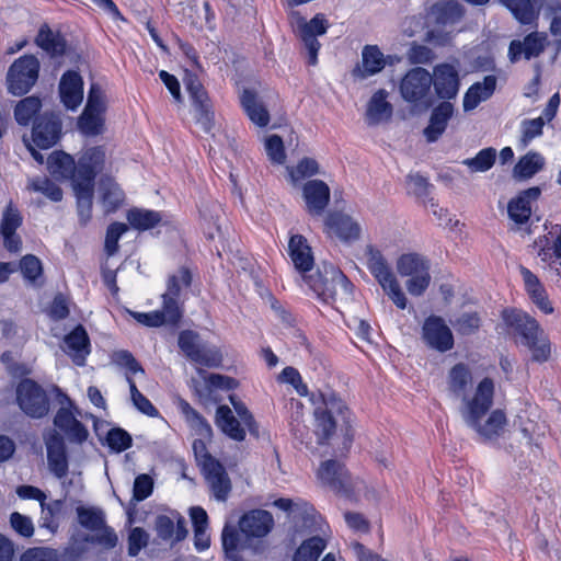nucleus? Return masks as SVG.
<instances>
[{"instance_id": "nucleus-33", "label": "nucleus", "mask_w": 561, "mask_h": 561, "mask_svg": "<svg viewBox=\"0 0 561 561\" xmlns=\"http://www.w3.org/2000/svg\"><path fill=\"white\" fill-rule=\"evenodd\" d=\"M274 505L284 512H288L296 526L301 523L302 526L307 527L313 522L314 510L305 501L294 502L289 499L280 497L274 502Z\"/></svg>"}, {"instance_id": "nucleus-13", "label": "nucleus", "mask_w": 561, "mask_h": 561, "mask_svg": "<svg viewBox=\"0 0 561 561\" xmlns=\"http://www.w3.org/2000/svg\"><path fill=\"white\" fill-rule=\"evenodd\" d=\"M318 479L333 491L348 496L354 484L345 467L336 460H327L318 469Z\"/></svg>"}, {"instance_id": "nucleus-64", "label": "nucleus", "mask_w": 561, "mask_h": 561, "mask_svg": "<svg viewBox=\"0 0 561 561\" xmlns=\"http://www.w3.org/2000/svg\"><path fill=\"white\" fill-rule=\"evenodd\" d=\"M434 12L442 22L455 21L462 15V8L456 1H444L434 5Z\"/></svg>"}, {"instance_id": "nucleus-22", "label": "nucleus", "mask_w": 561, "mask_h": 561, "mask_svg": "<svg viewBox=\"0 0 561 561\" xmlns=\"http://www.w3.org/2000/svg\"><path fill=\"white\" fill-rule=\"evenodd\" d=\"M59 94L62 104L75 111L83 100V80L81 76L73 70L65 72L59 82Z\"/></svg>"}, {"instance_id": "nucleus-8", "label": "nucleus", "mask_w": 561, "mask_h": 561, "mask_svg": "<svg viewBox=\"0 0 561 561\" xmlns=\"http://www.w3.org/2000/svg\"><path fill=\"white\" fill-rule=\"evenodd\" d=\"M295 27L299 38L305 44L308 50V64L311 66L318 62V51L321 44L317 39V36H321L327 33L329 28V22L323 14H316L309 22L305 20L299 13L295 12Z\"/></svg>"}, {"instance_id": "nucleus-49", "label": "nucleus", "mask_w": 561, "mask_h": 561, "mask_svg": "<svg viewBox=\"0 0 561 561\" xmlns=\"http://www.w3.org/2000/svg\"><path fill=\"white\" fill-rule=\"evenodd\" d=\"M496 159V150L494 148H484L480 150L476 157L468 158L462 161L471 172H486L490 170Z\"/></svg>"}, {"instance_id": "nucleus-10", "label": "nucleus", "mask_w": 561, "mask_h": 561, "mask_svg": "<svg viewBox=\"0 0 561 561\" xmlns=\"http://www.w3.org/2000/svg\"><path fill=\"white\" fill-rule=\"evenodd\" d=\"M432 82V75L426 69L412 68L400 81V94L409 103H420L428 95Z\"/></svg>"}, {"instance_id": "nucleus-62", "label": "nucleus", "mask_w": 561, "mask_h": 561, "mask_svg": "<svg viewBox=\"0 0 561 561\" xmlns=\"http://www.w3.org/2000/svg\"><path fill=\"white\" fill-rule=\"evenodd\" d=\"M202 345L198 333L192 330L182 331L179 335V347L191 360Z\"/></svg>"}, {"instance_id": "nucleus-29", "label": "nucleus", "mask_w": 561, "mask_h": 561, "mask_svg": "<svg viewBox=\"0 0 561 561\" xmlns=\"http://www.w3.org/2000/svg\"><path fill=\"white\" fill-rule=\"evenodd\" d=\"M453 114L454 106L449 102H442L433 110L430 124L424 129V136L428 142L436 141L443 135Z\"/></svg>"}, {"instance_id": "nucleus-45", "label": "nucleus", "mask_w": 561, "mask_h": 561, "mask_svg": "<svg viewBox=\"0 0 561 561\" xmlns=\"http://www.w3.org/2000/svg\"><path fill=\"white\" fill-rule=\"evenodd\" d=\"M545 165L543 157L538 152H528L519 159L514 168V175L519 179H529Z\"/></svg>"}, {"instance_id": "nucleus-11", "label": "nucleus", "mask_w": 561, "mask_h": 561, "mask_svg": "<svg viewBox=\"0 0 561 561\" xmlns=\"http://www.w3.org/2000/svg\"><path fill=\"white\" fill-rule=\"evenodd\" d=\"M422 340L432 350L440 353L454 347V335L445 320L438 316H430L422 325Z\"/></svg>"}, {"instance_id": "nucleus-38", "label": "nucleus", "mask_w": 561, "mask_h": 561, "mask_svg": "<svg viewBox=\"0 0 561 561\" xmlns=\"http://www.w3.org/2000/svg\"><path fill=\"white\" fill-rule=\"evenodd\" d=\"M216 425L230 438L242 442L245 438V430L239 420L234 417L228 405H219L216 410Z\"/></svg>"}, {"instance_id": "nucleus-53", "label": "nucleus", "mask_w": 561, "mask_h": 561, "mask_svg": "<svg viewBox=\"0 0 561 561\" xmlns=\"http://www.w3.org/2000/svg\"><path fill=\"white\" fill-rule=\"evenodd\" d=\"M502 2L522 24H530L536 19L530 0H502Z\"/></svg>"}, {"instance_id": "nucleus-9", "label": "nucleus", "mask_w": 561, "mask_h": 561, "mask_svg": "<svg viewBox=\"0 0 561 561\" xmlns=\"http://www.w3.org/2000/svg\"><path fill=\"white\" fill-rule=\"evenodd\" d=\"M192 285V274L188 268L181 267L176 273L169 275L167 289L162 294V305L171 321H180L182 312L179 306V298L184 288Z\"/></svg>"}, {"instance_id": "nucleus-47", "label": "nucleus", "mask_w": 561, "mask_h": 561, "mask_svg": "<svg viewBox=\"0 0 561 561\" xmlns=\"http://www.w3.org/2000/svg\"><path fill=\"white\" fill-rule=\"evenodd\" d=\"M42 102L37 96H27L21 100L15 108L14 116L20 125L26 126L32 118L39 112Z\"/></svg>"}, {"instance_id": "nucleus-18", "label": "nucleus", "mask_w": 561, "mask_h": 561, "mask_svg": "<svg viewBox=\"0 0 561 561\" xmlns=\"http://www.w3.org/2000/svg\"><path fill=\"white\" fill-rule=\"evenodd\" d=\"M185 87L193 100L197 122L206 133L210 131L213 126V114L209 111L208 98L205 89L198 78L192 73L186 75Z\"/></svg>"}, {"instance_id": "nucleus-28", "label": "nucleus", "mask_w": 561, "mask_h": 561, "mask_svg": "<svg viewBox=\"0 0 561 561\" xmlns=\"http://www.w3.org/2000/svg\"><path fill=\"white\" fill-rule=\"evenodd\" d=\"M524 280L525 289L531 301L546 314L553 312V307L548 299L547 291L539 278L527 267H519Z\"/></svg>"}, {"instance_id": "nucleus-56", "label": "nucleus", "mask_w": 561, "mask_h": 561, "mask_svg": "<svg viewBox=\"0 0 561 561\" xmlns=\"http://www.w3.org/2000/svg\"><path fill=\"white\" fill-rule=\"evenodd\" d=\"M191 360L206 367H219L222 362V355L217 347L202 343Z\"/></svg>"}, {"instance_id": "nucleus-36", "label": "nucleus", "mask_w": 561, "mask_h": 561, "mask_svg": "<svg viewBox=\"0 0 561 561\" xmlns=\"http://www.w3.org/2000/svg\"><path fill=\"white\" fill-rule=\"evenodd\" d=\"M240 101L244 112L255 125L265 127L270 123L268 111L252 90H243Z\"/></svg>"}, {"instance_id": "nucleus-7", "label": "nucleus", "mask_w": 561, "mask_h": 561, "mask_svg": "<svg viewBox=\"0 0 561 561\" xmlns=\"http://www.w3.org/2000/svg\"><path fill=\"white\" fill-rule=\"evenodd\" d=\"M39 73V61L34 55L18 58L9 68L8 90L14 95L26 94L36 83Z\"/></svg>"}, {"instance_id": "nucleus-3", "label": "nucleus", "mask_w": 561, "mask_h": 561, "mask_svg": "<svg viewBox=\"0 0 561 561\" xmlns=\"http://www.w3.org/2000/svg\"><path fill=\"white\" fill-rule=\"evenodd\" d=\"M365 255L367 257L366 265L368 271L381 286L386 295L399 309H405L408 305L405 294L381 251L373 245H367Z\"/></svg>"}, {"instance_id": "nucleus-25", "label": "nucleus", "mask_w": 561, "mask_h": 561, "mask_svg": "<svg viewBox=\"0 0 561 561\" xmlns=\"http://www.w3.org/2000/svg\"><path fill=\"white\" fill-rule=\"evenodd\" d=\"M65 352L78 366L85 364V358L91 352V344L85 329L79 324L64 339Z\"/></svg>"}, {"instance_id": "nucleus-48", "label": "nucleus", "mask_w": 561, "mask_h": 561, "mask_svg": "<svg viewBox=\"0 0 561 561\" xmlns=\"http://www.w3.org/2000/svg\"><path fill=\"white\" fill-rule=\"evenodd\" d=\"M104 113L84 110L79 117L78 126L87 136H96L103 131Z\"/></svg>"}, {"instance_id": "nucleus-4", "label": "nucleus", "mask_w": 561, "mask_h": 561, "mask_svg": "<svg viewBox=\"0 0 561 561\" xmlns=\"http://www.w3.org/2000/svg\"><path fill=\"white\" fill-rule=\"evenodd\" d=\"M397 271L402 277H409L405 287L410 295L422 296L431 284V263L424 255L410 252L401 254L397 260Z\"/></svg>"}, {"instance_id": "nucleus-27", "label": "nucleus", "mask_w": 561, "mask_h": 561, "mask_svg": "<svg viewBox=\"0 0 561 561\" xmlns=\"http://www.w3.org/2000/svg\"><path fill=\"white\" fill-rule=\"evenodd\" d=\"M386 64L387 59L377 45H366L362 50V65L353 70V76L364 80L379 73Z\"/></svg>"}, {"instance_id": "nucleus-32", "label": "nucleus", "mask_w": 561, "mask_h": 561, "mask_svg": "<svg viewBox=\"0 0 561 561\" xmlns=\"http://www.w3.org/2000/svg\"><path fill=\"white\" fill-rule=\"evenodd\" d=\"M388 92L380 89L370 98L366 110V122L369 126H376L392 115V105L387 101Z\"/></svg>"}, {"instance_id": "nucleus-17", "label": "nucleus", "mask_w": 561, "mask_h": 561, "mask_svg": "<svg viewBox=\"0 0 561 561\" xmlns=\"http://www.w3.org/2000/svg\"><path fill=\"white\" fill-rule=\"evenodd\" d=\"M61 122L54 114H44L35 118L32 140L41 149L53 147L59 139Z\"/></svg>"}, {"instance_id": "nucleus-41", "label": "nucleus", "mask_w": 561, "mask_h": 561, "mask_svg": "<svg viewBox=\"0 0 561 561\" xmlns=\"http://www.w3.org/2000/svg\"><path fill=\"white\" fill-rule=\"evenodd\" d=\"M93 187L92 184L82 183H76V186H73L81 225H87L92 217Z\"/></svg>"}, {"instance_id": "nucleus-35", "label": "nucleus", "mask_w": 561, "mask_h": 561, "mask_svg": "<svg viewBox=\"0 0 561 561\" xmlns=\"http://www.w3.org/2000/svg\"><path fill=\"white\" fill-rule=\"evenodd\" d=\"M534 248L537 256L545 263L559 265L557 274L561 276V233L550 242L549 238L543 236L535 240Z\"/></svg>"}, {"instance_id": "nucleus-59", "label": "nucleus", "mask_w": 561, "mask_h": 561, "mask_svg": "<svg viewBox=\"0 0 561 561\" xmlns=\"http://www.w3.org/2000/svg\"><path fill=\"white\" fill-rule=\"evenodd\" d=\"M543 126H545L543 117H537L534 119H524L520 124V127H522L520 145H522V147L526 148L533 139L541 136Z\"/></svg>"}, {"instance_id": "nucleus-51", "label": "nucleus", "mask_w": 561, "mask_h": 561, "mask_svg": "<svg viewBox=\"0 0 561 561\" xmlns=\"http://www.w3.org/2000/svg\"><path fill=\"white\" fill-rule=\"evenodd\" d=\"M129 316H131L138 323L150 328H157L164 323L176 324L179 321H171L164 307L161 310H154L150 312H138L127 309Z\"/></svg>"}, {"instance_id": "nucleus-5", "label": "nucleus", "mask_w": 561, "mask_h": 561, "mask_svg": "<svg viewBox=\"0 0 561 561\" xmlns=\"http://www.w3.org/2000/svg\"><path fill=\"white\" fill-rule=\"evenodd\" d=\"M16 403L21 411L31 419L45 417L50 409V401L45 389L36 381L25 378L16 386Z\"/></svg>"}, {"instance_id": "nucleus-61", "label": "nucleus", "mask_w": 561, "mask_h": 561, "mask_svg": "<svg viewBox=\"0 0 561 561\" xmlns=\"http://www.w3.org/2000/svg\"><path fill=\"white\" fill-rule=\"evenodd\" d=\"M20 561H60V556L56 549L48 547H34L25 550Z\"/></svg>"}, {"instance_id": "nucleus-2", "label": "nucleus", "mask_w": 561, "mask_h": 561, "mask_svg": "<svg viewBox=\"0 0 561 561\" xmlns=\"http://www.w3.org/2000/svg\"><path fill=\"white\" fill-rule=\"evenodd\" d=\"M304 280L317 297L327 304L337 299L348 300L353 294L354 286L351 280L333 265L325 266L323 273L304 276Z\"/></svg>"}, {"instance_id": "nucleus-43", "label": "nucleus", "mask_w": 561, "mask_h": 561, "mask_svg": "<svg viewBox=\"0 0 561 561\" xmlns=\"http://www.w3.org/2000/svg\"><path fill=\"white\" fill-rule=\"evenodd\" d=\"M325 548L327 541L323 538L319 536L310 537L296 549L293 561H318Z\"/></svg>"}, {"instance_id": "nucleus-12", "label": "nucleus", "mask_w": 561, "mask_h": 561, "mask_svg": "<svg viewBox=\"0 0 561 561\" xmlns=\"http://www.w3.org/2000/svg\"><path fill=\"white\" fill-rule=\"evenodd\" d=\"M202 467L215 499L225 502L231 491V481L225 467L209 454L204 455Z\"/></svg>"}, {"instance_id": "nucleus-58", "label": "nucleus", "mask_w": 561, "mask_h": 561, "mask_svg": "<svg viewBox=\"0 0 561 561\" xmlns=\"http://www.w3.org/2000/svg\"><path fill=\"white\" fill-rule=\"evenodd\" d=\"M95 533V535H88L84 540L89 543L102 546L107 550L116 547L118 541L117 535L112 527L106 525V523Z\"/></svg>"}, {"instance_id": "nucleus-24", "label": "nucleus", "mask_w": 561, "mask_h": 561, "mask_svg": "<svg viewBox=\"0 0 561 561\" xmlns=\"http://www.w3.org/2000/svg\"><path fill=\"white\" fill-rule=\"evenodd\" d=\"M54 425L66 435L70 443L82 444L89 437L88 428L66 408H60L57 411Z\"/></svg>"}, {"instance_id": "nucleus-42", "label": "nucleus", "mask_w": 561, "mask_h": 561, "mask_svg": "<svg viewBox=\"0 0 561 561\" xmlns=\"http://www.w3.org/2000/svg\"><path fill=\"white\" fill-rule=\"evenodd\" d=\"M127 220L134 229L145 231L154 228L162 220V216L156 210L131 208L127 213Z\"/></svg>"}, {"instance_id": "nucleus-19", "label": "nucleus", "mask_w": 561, "mask_h": 561, "mask_svg": "<svg viewBox=\"0 0 561 561\" xmlns=\"http://www.w3.org/2000/svg\"><path fill=\"white\" fill-rule=\"evenodd\" d=\"M273 525L272 514L264 510L250 511L239 522L240 531L247 541H250L252 538L265 537L272 530Z\"/></svg>"}, {"instance_id": "nucleus-31", "label": "nucleus", "mask_w": 561, "mask_h": 561, "mask_svg": "<svg viewBox=\"0 0 561 561\" xmlns=\"http://www.w3.org/2000/svg\"><path fill=\"white\" fill-rule=\"evenodd\" d=\"M36 45L50 57L62 56L66 53L67 42L62 34L53 31L48 24H43L35 38Z\"/></svg>"}, {"instance_id": "nucleus-1", "label": "nucleus", "mask_w": 561, "mask_h": 561, "mask_svg": "<svg viewBox=\"0 0 561 561\" xmlns=\"http://www.w3.org/2000/svg\"><path fill=\"white\" fill-rule=\"evenodd\" d=\"M472 388V374L468 365L458 363L447 375V390L449 394L461 401L459 413L465 424L474 431L483 440H493L504 433L507 420L505 413L493 410L494 382L491 378H483L469 394Z\"/></svg>"}, {"instance_id": "nucleus-55", "label": "nucleus", "mask_w": 561, "mask_h": 561, "mask_svg": "<svg viewBox=\"0 0 561 561\" xmlns=\"http://www.w3.org/2000/svg\"><path fill=\"white\" fill-rule=\"evenodd\" d=\"M20 270L23 277L33 285H39L43 267L38 257L32 254L23 256L20 261Z\"/></svg>"}, {"instance_id": "nucleus-50", "label": "nucleus", "mask_w": 561, "mask_h": 561, "mask_svg": "<svg viewBox=\"0 0 561 561\" xmlns=\"http://www.w3.org/2000/svg\"><path fill=\"white\" fill-rule=\"evenodd\" d=\"M27 188L42 193L53 202H60L62 199L61 188L46 176L31 179Z\"/></svg>"}, {"instance_id": "nucleus-40", "label": "nucleus", "mask_w": 561, "mask_h": 561, "mask_svg": "<svg viewBox=\"0 0 561 561\" xmlns=\"http://www.w3.org/2000/svg\"><path fill=\"white\" fill-rule=\"evenodd\" d=\"M221 541L225 554L231 561H242L240 550L245 546H250L247 540L242 543L238 529L228 524L222 529Z\"/></svg>"}, {"instance_id": "nucleus-46", "label": "nucleus", "mask_w": 561, "mask_h": 561, "mask_svg": "<svg viewBox=\"0 0 561 561\" xmlns=\"http://www.w3.org/2000/svg\"><path fill=\"white\" fill-rule=\"evenodd\" d=\"M79 524L91 531H96L104 526L105 514L98 507L78 506L76 508Z\"/></svg>"}, {"instance_id": "nucleus-60", "label": "nucleus", "mask_w": 561, "mask_h": 561, "mask_svg": "<svg viewBox=\"0 0 561 561\" xmlns=\"http://www.w3.org/2000/svg\"><path fill=\"white\" fill-rule=\"evenodd\" d=\"M319 173V164L312 158L301 159L295 168L289 170L291 182L296 184L298 181L310 178Z\"/></svg>"}, {"instance_id": "nucleus-52", "label": "nucleus", "mask_w": 561, "mask_h": 561, "mask_svg": "<svg viewBox=\"0 0 561 561\" xmlns=\"http://www.w3.org/2000/svg\"><path fill=\"white\" fill-rule=\"evenodd\" d=\"M523 345L526 346L530 351L531 359L534 362L545 363L550 357L551 344H550V341L545 332L541 334H538L537 336L527 341Z\"/></svg>"}, {"instance_id": "nucleus-15", "label": "nucleus", "mask_w": 561, "mask_h": 561, "mask_svg": "<svg viewBox=\"0 0 561 561\" xmlns=\"http://www.w3.org/2000/svg\"><path fill=\"white\" fill-rule=\"evenodd\" d=\"M105 163V150L103 147L87 149L77 163L76 183L92 184L98 173L102 172Z\"/></svg>"}, {"instance_id": "nucleus-54", "label": "nucleus", "mask_w": 561, "mask_h": 561, "mask_svg": "<svg viewBox=\"0 0 561 561\" xmlns=\"http://www.w3.org/2000/svg\"><path fill=\"white\" fill-rule=\"evenodd\" d=\"M126 381L129 386L130 398L134 407L142 414L157 417L159 416L158 409L147 399L137 388L134 379L130 376H126Z\"/></svg>"}, {"instance_id": "nucleus-6", "label": "nucleus", "mask_w": 561, "mask_h": 561, "mask_svg": "<svg viewBox=\"0 0 561 561\" xmlns=\"http://www.w3.org/2000/svg\"><path fill=\"white\" fill-rule=\"evenodd\" d=\"M313 414L316 434L320 444L329 439L335 431L336 420L334 414L340 415L344 422H348L350 417L347 407L334 393L323 396V405L316 408Z\"/></svg>"}, {"instance_id": "nucleus-16", "label": "nucleus", "mask_w": 561, "mask_h": 561, "mask_svg": "<svg viewBox=\"0 0 561 561\" xmlns=\"http://www.w3.org/2000/svg\"><path fill=\"white\" fill-rule=\"evenodd\" d=\"M432 85L439 99H455L459 92L460 80L458 70L450 64H439L433 69Z\"/></svg>"}, {"instance_id": "nucleus-20", "label": "nucleus", "mask_w": 561, "mask_h": 561, "mask_svg": "<svg viewBox=\"0 0 561 561\" xmlns=\"http://www.w3.org/2000/svg\"><path fill=\"white\" fill-rule=\"evenodd\" d=\"M301 190L307 211L312 216H321L330 202L328 184L321 180H309Z\"/></svg>"}, {"instance_id": "nucleus-63", "label": "nucleus", "mask_w": 561, "mask_h": 561, "mask_svg": "<svg viewBox=\"0 0 561 561\" xmlns=\"http://www.w3.org/2000/svg\"><path fill=\"white\" fill-rule=\"evenodd\" d=\"M454 328L462 335L476 332L480 327V317L477 312H463L454 322Z\"/></svg>"}, {"instance_id": "nucleus-39", "label": "nucleus", "mask_w": 561, "mask_h": 561, "mask_svg": "<svg viewBox=\"0 0 561 561\" xmlns=\"http://www.w3.org/2000/svg\"><path fill=\"white\" fill-rule=\"evenodd\" d=\"M178 408L186 423L202 438H209L213 434L209 423L184 399L178 400Z\"/></svg>"}, {"instance_id": "nucleus-26", "label": "nucleus", "mask_w": 561, "mask_h": 561, "mask_svg": "<svg viewBox=\"0 0 561 561\" xmlns=\"http://www.w3.org/2000/svg\"><path fill=\"white\" fill-rule=\"evenodd\" d=\"M289 256L294 263L295 268L304 276L313 267V255L307 239L301 234H295L290 238L288 243Z\"/></svg>"}, {"instance_id": "nucleus-14", "label": "nucleus", "mask_w": 561, "mask_h": 561, "mask_svg": "<svg viewBox=\"0 0 561 561\" xmlns=\"http://www.w3.org/2000/svg\"><path fill=\"white\" fill-rule=\"evenodd\" d=\"M503 318L522 345L545 332L535 318L522 310H505Z\"/></svg>"}, {"instance_id": "nucleus-34", "label": "nucleus", "mask_w": 561, "mask_h": 561, "mask_svg": "<svg viewBox=\"0 0 561 561\" xmlns=\"http://www.w3.org/2000/svg\"><path fill=\"white\" fill-rule=\"evenodd\" d=\"M325 224L341 240L351 241L359 238L360 227L347 215L330 214Z\"/></svg>"}, {"instance_id": "nucleus-21", "label": "nucleus", "mask_w": 561, "mask_h": 561, "mask_svg": "<svg viewBox=\"0 0 561 561\" xmlns=\"http://www.w3.org/2000/svg\"><path fill=\"white\" fill-rule=\"evenodd\" d=\"M546 39V34L533 32L524 41H512L508 47L511 61L515 62L522 57L527 60L538 57L545 49Z\"/></svg>"}, {"instance_id": "nucleus-44", "label": "nucleus", "mask_w": 561, "mask_h": 561, "mask_svg": "<svg viewBox=\"0 0 561 561\" xmlns=\"http://www.w3.org/2000/svg\"><path fill=\"white\" fill-rule=\"evenodd\" d=\"M101 198L105 213H113L123 204L125 194L117 183L108 180L101 184Z\"/></svg>"}, {"instance_id": "nucleus-30", "label": "nucleus", "mask_w": 561, "mask_h": 561, "mask_svg": "<svg viewBox=\"0 0 561 561\" xmlns=\"http://www.w3.org/2000/svg\"><path fill=\"white\" fill-rule=\"evenodd\" d=\"M496 77L485 76L483 81L473 83L465 93L463 110H474L481 102L486 101L495 91Z\"/></svg>"}, {"instance_id": "nucleus-23", "label": "nucleus", "mask_w": 561, "mask_h": 561, "mask_svg": "<svg viewBox=\"0 0 561 561\" xmlns=\"http://www.w3.org/2000/svg\"><path fill=\"white\" fill-rule=\"evenodd\" d=\"M540 194V188L534 186L520 192L515 198L511 199L507 205L510 219L517 225L526 224L531 215V203L536 202Z\"/></svg>"}, {"instance_id": "nucleus-57", "label": "nucleus", "mask_w": 561, "mask_h": 561, "mask_svg": "<svg viewBox=\"0 0 561 561\" xmlns=\"http://www.w3.org/2000/svg\"><path fill=\"white\" fill-rule=\"evenodd\" d=\"M23 222V217L16 206L10 202L2 213L0 232H15Z\"/></svg>"}, {"instance_id": "nucleus-37", "label": "nucleus", "mask_w": 561, "mask_h": 561, "mask_svg": "<svg viewBox=\"0 0 561 561\" xmlns=\"http://www.w3.org/2000/svg\"><path fill=\"white\" fill-rule=\"evenodd\" d=\"M49 172L60 179H69L76 186L77 164L73 158L66 152H54L47 159Z\"/></svg>"}]
</instances>
